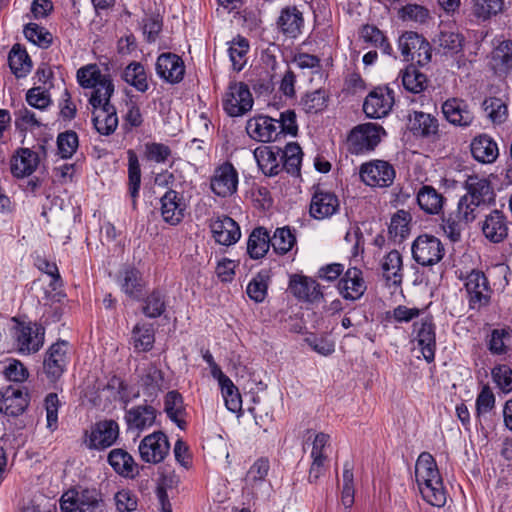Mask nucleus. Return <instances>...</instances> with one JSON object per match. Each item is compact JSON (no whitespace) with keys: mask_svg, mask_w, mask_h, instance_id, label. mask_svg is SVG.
I'll return each instance as SVG.
<instances>
[{"mask_svg":"<svg viewBox=\"0 0 512 512\" xmlns=\"http://www.w3.org/2000/svg\"><path fill=\"white\" fill-rule=\"evenodd\" d=\"M415 478L423 499L432 506L446 504V490L433 456L428 452L419 455L415 464Z\"/></svg>","mask_w":512,"mask_h":512,"instance_id":"1","label":"nucleus"},{"mask_svg":"<svg viewBox=\"0 0 512 512\" xmlns=\"http://www.w3.org/2000/svg\"><path fill=\"white\" fill-rule=\"evenodd\" d=\"M77 81L83 88L92 89L89 103L96 106L102 100L110 99L114 93V84L109 74H102L96 64H88L77 71Z\"/></svg>","mask_w":512,"mask_h":512,"instance_id":"2","label":"nucleus"},{"mask_svg":"<svg viewBox=\"0 0 512 512\" xmlns=\"http://www.w3.org/2000/svg\"><path fill=\"white\" fill-rule=\"evenodd\" d=\"M398 47L405 61L415 62L419 66H425L431 61L430 43L416 32L403 33L398 39Z\"/></svg>","mask_w":512,"mask_h":512,"instance_id":"3","label":"nucleus"},{"mask_svg":"<svg viewBox=\"0 0 512 512\" xmlns=\"http://www.w3.org/2000/svg\"><path fill=\"white\" fill-rule=\"evenodd\" d=\"M45 329L37 323H19L14 327L13 338L22 354L38 352L44 344Z\"/></svg>","mask_w":512,"mask_h":512,"instance_id":"4","label":"nucleus"},{"mask_svg":"<svg viewBox=\"0 0 512 512\" xmlns=\"http://www.w3.org/2000/svg\"><path fill=\"white\" fill-rule=\"evenodd\" d=\"M464 287L470 309L480 310L489 304L492 290L482 271L472 270L464 279Z\"/></svg>","mask_w":512,"mask_h":512,"instance_id":"5","label":"nucleus"},{"mask_svg":"<svg viewBox=\"0 0 512 512\" xmlns=\"http://www.w3.org/2000/svg\"><path fill=\"white\" fill-rule=\"evenodd\" d=\"M253 107V97L246 84L233 82L223 98V108L231 117L246 114Z\"/></svg>","mask_w":512,"mask_h":512,"instance_id":"6","label":"nucleus"},{"mask_svg":"<svg viewBox=\"0 0 512 512\" xmlns=\"http://www.w3.org/2000/svg\"><path fill=\"white\" fill-rule=\"evenodd\" d=\"M413 259L422 266H432L444 256L441 241L433 235H420L412 244Z\"/></svg>","mask_w":512,"mask_h":512,"instance_id":"7","label":"nucleus"},{"mask_svg":"<svg viewBox=\"0 0 512 512\" xmlns=\"http://www.w3.org/2000/svg\"><path fill=\"white\" fill-rule=\"evenodd\" d=\"M359 173L361 180L371 187H389L395 179L393 166L383 160H373L363 163Z\"/></svg>","mask_w":512,"mask_h":512,"instance_id":"8","label":"nucleus"},{"mask_svg":"<svg viewBox=\"0 0 512 512\" xmlns=\"http://www.w3.org/2000/svg\"><path fill=\"white\" fill-rule=\"evenodd\" d=\"M381 126L374 123H365L356 126L348 136V144L352 152L359 154L373 150L380 142Z\"/></svg>","mask_w":512,"mask_h":512,"instance_id":"9","label":"nucleus"},{"mask_svg":"<svg viewBox=\"0 0 512 512\" xmlns=\"http://www.w3.org/2000/svg\"><path fill=\"white\" fill-rule=\"evenodd\" d=\"M69 343L60 340L52 344L46 352L43 369L47 378L54 382L58 380L66 370L69 362Z\"/></svg>","mask_w":512,"mask_h":512,"instance_id":"10","label":"nucleus"},{"mask_svg":"<svg viewBox=\"0 0 512 512\" xmlns=\"http://www.w3.org/2000/svg\"><path fill=\"white\" fill-rule=\"evenodd\" d=\"M141 459L146 463L157 464L168 455L170 444L167 436L161 432H153L145 436L138 447Z\"/></svg>","mask_w":512,"mask_h":512,"instance_id":"11","label":"nucleus"},{"mask_svg":"<svg viewBox=\"0 0 512 512\" xmlns=\"http://www.w3.org/2000/svg\"><path fill=\"white\" fill-rule=\"evenodd\" d=\"M238 172L230 162L216 167L210 178V188L218 197L226 198L236 193Z\"/></svg>","mask_w":512,"mask_h":512,"instance_id":"12","label":"nucleus"},{"mask_svg":"<svg viewBox=\"0 0 512 512\" xmlns=\"http://www.w3.org/2000/svg\"><path fill=\"white\" fill-rule=\"evenodd\" d=\"M209 228L213 239L219 245H234L241 237L238 223L226 215H214L209 220Z\"/></svg>","mask_w":512,"mask_h":512,"instance_id":"13","label":"nucleus"},{"mask_svg":"<svg viewBox=\"0 0 512 512\" xmlns=\"http://www.w3.org/2000/svg\"><path fill=\"white\" fill-rule=\"evenodd\" d=\"M29 396L27 390L19 385H8L0 389V413L19 416L27 408Z\"/></svg>","mask_w":512,"mask_h":512,"instance_id":"14","label":"nucleus"},{"mask_svg":"<svg viewBox=\"0 0 512 512\" xmlns=\"http://www.w3.org/2000/svg\"><path fill=\"white\" fill-rule=\"evenodd\" d=\"M157 76L169 84L181 82L185 75L184 61L172 52L160 54L155 63Z\"/></svg>","mask_w":512,"mask_h":512,"instance_id":"15","label":"nucleus"},{"mask_svg":"<svg viewBox=\"0 0 512 512\" xmlns=\"http://www.w3.org/2000/svg\"><path fill=\"white\" fill-rule=\"evenodd\" d=\"M413 331L416 334L415 340L421 349L424 359L431 363L435 358L436 333L435 325L431 316L421 318L413 324Z\"/></svg>","mask_w":512,"mask_h":512,"instance_id":"16","label":"nucleus"},{"mask_svg":"<svg viewBox=\"0 0 512 512\" xmlns=\"http://www.w3.org/2000/svg\"><path fill=\"white\" fill-rule=\"evenodd\" d=\"M119 436V426L114 420H104L96 423L85 443L90 449H105L115 443Z\"/></svg>","mask_w":512,"mask_h":512,"instance_id":"17","label":"nucleus"},{"mask_svg":"<svg viewBox=\"0 0 512 512\" xmlns=\"http://www.w3.org/2000/svg\"><path fill=\"white\" fill-rule=\"evenodd\" d=\"M441 109L444 118L453 126L467 128L474 122L475 116L464 99L449 98L443 102Z\"/></svg>","mask_w":512,"mask_h":512,"instance_id":"18","label":"nucleus"},{"mask_svg":"<svg viewBox=\"0 0 512 512\" xmlns=\"http://www.w3.org/2000/svg\"><path fill=\"white\" fill-rule=\"evenodd\" d=\"M480 227L484 237L494 244L503 242L509 232V223L506 215L497 209L485 215L484 219L480 222Z\"/></svg>","mask_w":512,"mask_h":512,"instance_id":"19","label":"nucleus"},{"mask_svg":"<svg viewBox=\"0 0 512 512\" xmlns=\"http://www.w3.org/2000/svg\"><path fill=\"white\" fill-rule=\"evenodd\" d=\"M160 212L162 219L169 225H178L185 216L186 203L182 194L175 190H168L160 198Z\"/></svg>","mask_w":512,"mask_h":512,"instance_id":"20","label":"nucleus"},{"mask_svg":"<svg viewBox=\"0 0 512 512\" xmlns=\"http://www.w3.org/2000/svg\"><path fill=\"white\" fill-rule=\"evenodd\" d=\"M337 288L345 300H359L367 289L363 272L356 267L348 268L339 280Z\"/></svg>","mask_w":512,"mask_h":512,"instance_id":"21","label":"nucleus"},{"mask_svg":"<svg viewBox=\"0 0 512 512\" xmlns=\"http://www.w3.org/2000/svg\"><path fill=\"white\" fill-rule=\"evenodd\" d=\"M339 209L337 196L317 187L312 195L309 212L317 220H323L333 216Z\"/></svg>","mask_w":512,"mask_h":512,"instance_id":"22","label":"nucleus"},{"mask_svg":"<svg viewBox=\"0 0 512 512\" xmlns=\"http://www.w3.org/2000/svg\"><path fill=\"white\" fill-rule=\"evenodd\" d=\"M507 9L505 0H470V15L478 24L490 23Z\"/></svg>","mask_w":512,"mask_h":512,"instance_id":"23","label":"nucleus"},{"mask_svg":"<svg viewBox=\"0 0 512 512\" xmlns=\"http://www.w3.org/2000/svg\"><path fill=\"white\" fill-rule=\"evenodd\" d=\"M39 163V152H34L30 148H18L11 157L10 170L14 177L24 178L32 175Z\"/></svg>","mask_w":512,"mask_h":512,"instance_id":"24","label":"nucleus"},{"mask_svg":"<svg viewBox=\"0 0 512 512\" xmlns=\"http://www.w3.org/2000/svg\"><path fill=\"white\" fill-rule=\"evenodd\" d=\"M157 410L152 405L141 404L125 412V421L128 430L142 432L152 427L157 418Z\"/></svg>","mask_w":512,"mask_h":512,"instance_id":"25","label":"nucleus"},{"mask_svg":"<svg viewBox=\"0 0 512 512\" xmlns=\"http://www.w3.org/2000/svg\"><path fill=\"white\" fill-rule=\"evenodd\" d=\"M279 125L276 119L268 116H258L247 121L248 135L259 142L275 141L279 136Z\"/></svg>","mask_w":512,"mask_h":512,"instance_id":"26","label":"nucleus"},{"mask_svg":"<svg viewBox=\"0 0 512 512\" xmlns=\"http://www.w3.org/2000/svg\"><path fill=\"white\" fill-rule=\"evenodd\" d=\"M93 107V124L102 135L112 134L118 126L116 108L110 103V99L102 100L99 105Z\"/></svg>","mask_w":512,"mask_h":512,"instance_id":"27","label":"nucleus"},{"mask_svg":"<svg viewBox=\"0 0 512 512\" xmlns=\"http://www.w3.org/2000/svg\"><path fill=\"white\" fill-rule=\"evenodd\" d=\"M408 127L414 135L423 138H434L439 132L438 119L422 111H414L409 114Z\"/></svg>","mask_w":512,"mask_h":512,"instance_id":"28","label":"nucleus"},{"mask_svg":"<svg viewBox=\"0 0 512 512\" xmlns=\"http://www.w3.org/2000/svg\"><path fill=\"white\" fill-rule=\"evenodd\" d=\"M289 289L299 300L315 302L323 297L319 284L312 278L293 275L290 278Z\"/></svg>","mask_w":512,"mask_h":512,"instance_id":"29","label":"nucleus"},{"mask_svg":"<svg viewBox=\"0 0 512 512\" xmlns=\"http://www.w3.org/2000/svg\"><path fill=\"white\" fill-rule=\"evenodd\" d=\"M393 105V97L389 91H372L366 97L363 104V111L369 118H382L386 116Z\"/></svg>","mask_w":512,"mask_h":512,"instance_id":"30","label":"nucleus"},{"mask_svg":"<svg viewBox=\"0 0 512 512\" xmlns=\"http://www.w3.org/2000/svg\"><path fill=\"white\" fill-rule=\"evenodd\" d=\"M470 150L473 158L483 164L494 163L499 156L497 143L491 136L484 133L473 138Z\"/></svg>","mask_w":512,"mask_h":512,"instance_id":"31","label":"nucleus"},{"mask_svg":"<svg viewBox=\"0 0 512 512\" xmlns=\"http://www.w3.org/2000/svg\"><path fill=\"white\" fill-rule=\"evenodd\" d=\"M118 284L130 298L138 300L146 287L142 273L134 267H126L119 272Z\"/></svg>","mask_w":512,"mask_h":512,"instance_id":"32","label":"nucleus"},{"mask_svg":"<svg viewBox=\"0 0 512 512\" xmlns=\"http://www.w3.org/2000/svg\"><path fill=\"white\" fill-rule=\"evenodd\" d=\"M380 265L386 283L400 286L403 280V260L400 252L391 250L382 258Z\"/></svg>","mask_w":512,"mask_h":512,"instance_id":"33","label":"nucleus"},{"mask_svg":"<svg viewBox=\"0 0 512 512\" xmlns=\"http://www.w3.org/2000/svg\"><path fill=\"white\" fill-rule=\"evenodd\" d=\"M164 411L167 417L175 423L178 428L181 430L186 428V406L183 396L178 391L172 390L166 393L164 397Z\"/></svg>","mask_w":512,"mask_h":512,"instance_id":"34","label":"nucleus"},{"mask_svg":"<svg viewBox=\"0 0 512 512\" xmlns=\"http://www.w3.org/2000/svg\"><path fill=\"white\" fill-rule=\"evenodd\" d=\"M467 198L475 200L477 203L485 205L492 200L494 196L493 188L489 180L478 175H470L464 183Z\"/></svg>","mask_w":512,"mask_h":512,"instance_id":"35","label":"nucleus"},{"mask_svg":"<svg viewBox=\"0 0 512 512\" xmlns=\"http://www.w3.org/2000/svg\"><path fill=\"white\" fill-rule=\"evenodd\" d=\"M276 149L277 151L275 152L274 147L260 146L253 152L259 169L266 176H275L281 171L280 160L278 159L281 149L278 147Z\"/></svg>","mask_w":512,"mask_h":512,"instance_id":"36","label":"nucleus"},{"mask_svg":"<svg viewBox=\"0 0 512 512\" xmlns=\"http://www.w3.org/2000/svg\"><path fill=\"white\" fill-rule=\"evenodd\" d=\"M108 463L120 476L134 478L138 473V465L133 457L125 450L117 448L108 454Z\"/></svg>","mask_w":512,"mask_h":512,"instance_id":"37","label":"nucleus"},{"mask_svg":"<svg viewBox=\"0 0 512 512\" xmlns=\"http://www.w3.org/2000/svg\"><path fill=\"white\" fill-rule=\"evenodd\" d=\"M303 22V15L296 7H286L281 10L277 25L285 35L294 38L300 33Z\"/></svg>","mask_w":512,"mask_h":512,"instance_id":"38","label":"nucleus"},{"mask_svg":"<svg viewBox=\"0 0 512 512\" xmlns=\"http://www.w3.org/2000/svg\"><path fill=\"white\" fill-rule=\"evenodd\" d=\"M444 201L443 195L432 186L424 185L417 193L418 205L427 214H439Z\"/></svg>","mask_w":512,"mask_h":512,"instance_id":"39","label":"nucleus"},{"mask_svg":"<svg viewBox=\"0 0 512 512\" xmlns=\"http://www.w3.org/2000/svg\"><path fill=\"white\" fill-rule=\"evenodd\" d=\"M271 246V239L264 227L252 230L247 241V253L252 259L263 258Z\"/></svg>","mask_w":512,"mask_h":512,"instance_id":"40","label":"nucleus"},{"mask_svg":"<svg viewBox=\"0 0 512 512\" xmlns=\"http://www.w3.org/2000/svg\"><path fill=\"white\" fill-rule=\"evenodd\" d=\"M121 78L141 93H145L150 87L147 72L140 62L129 63L124 68Z\"/></svg>","mask_w":512,"mask_h":512,"instance_id":"41","label":"nucleus"},{"mask_svg":"<svg viewBox=\"0 0 512 512\" xmlns=\"http://www.w3.org/2000/svg\"><path fill=\"white\" fill-rule=\"evenodd\" d=\"M8 64L16 78L26 77L32 69V61L24 48L15 44L9 52Z\"/></svg>","mask_w":512,"mask_h":512,"instance_id":"42","label":"nucleus"},{"mask_svg":"<svg viewBox=\"0 0 512 512\" xmlns=\"http://www.w3.org/2000/svg\"><path fill=\"white\" fill-rule=\"evenodd\" d=\"M164 373L155 364H149L143 371L140 379L144 393L149 397H156L162 390Z\"/></svg>","mask_w":512,"mask_h":512,"instance_id":"43","label":"nucleus"},{"mask_svg":"<svg viewBox=\"0 0 512 512\" xmlns=\"http://www.w3.org/2000/svg\"><path fill=\"white\" fill-rule=\"evenodd\" d=\"M401 82L405 90L418 94L423 92L428 85L426 75L420 72L414 65L407 66L399 73Z\"/></svg>","mask_w":512,"mask_h":512,"instance_id":"44","label":"nucleus"},{"mask_svg":"<svg viewBox=\"0 0 512 512\" xmlns=\"http://www.w3.org/2000/svg\"><path fill=\"white\" fill-rule=\"evenodd\" d=\"M492 355L502 356L512 350V332L509 329H494L487 343Z\"/></svg>","mask_w":512,"mask_h":512,"instance_id":"45","label":"nucleus"},{"mask_svg":"<svg viewBox=\"0 0 512 512\" xmlns=\"http://www.w3.org/2000/svg\"><path fill=\"white\" fill-rule=\"evenodd\" d=\"M482 108L487 118L495 125L503 124L508 118V105L502 98H485L482 103Z\"/></svg>","mask_w":512,"mask_h":512,"instance_id":"46","label":"nucleus"},{"mask_svg":"<svg viewBox=\"0 0 512 512\" xmlns=\"http://www.w3.org/2000/svg\"><path fill=\"white\" fill-rule=\"evenodd\" d=\"M492 66L496 71L507 73L512 67V41H501L492 51Z\"/></svg>","mask_w":512,"mask_h":512,"instance_id":"47","label":"nucleus"},{"mask_svg":"<svg viewBox=\"0 0 512 512\" xmlns=\"http://www.w3.org/2000/svg\"><path fill=\"white\" fill-rule=\"evenodd\" d=\"M280 160H283L281 170L284 169L287 173L298 176L300 175V166L302 162V151L297 143H289L286 145L285 150H281Z\"/></svg>","mask_w":512,"mask_h":512,"instance_id":"48","label":"nucleus"},{"mask_svg":"<svg viewBox=\"0 0 512 512\" xmlns=\"http://www.w3.org/2000/svg\"><path fill=\"white\" fill-rule=\"evenodd\" d=\"M128 190L133 199V206L136 205V198L141 185V168L138 157L133 150H128Z\"/></svg>","mask_w":512,"mask_h":512,"instance_id":"49","label":"nucleus"},{"mask_svg":"<svg viewBox=\"0 0 512 512\" xmlns=\"http://www.w3.org/2000/svg\"><path fill=\"white\" fill-rule=\"evenodd\" d=\"M132 341L136 351H150L153 348L155 341L154 330L152 326L137 324L132 331Z\"/></svg>","mask_w":512,"mask_h":512,"instance_id":"50","label":"nucleus"},{"mask_svg":"<svg viewBox=\"0 0 512 512\" xmlns=\"http://www.w3.org/2000/svg\"><path fill=\"white\" fill-rule=\"evenodd\" d=\"M411 215L405 210H398L393 217L388 228L390 236L394 241L401 242L409 234V223Z\"/></svg>","mask_w":512,"mask_h":512,"instance_id":"51","label":"nucleus"},{"mask_svg":"<svg viewBox=\"0 0 512 512\" xmlns=\"http://www.w3.org/2000/svg\"><path fill=\"white\" fill-rule=\"evenodd\" d=\"M467 225L468 224L460 218L456 211L449 212L442 217V230L452 242L460 240L462 231Z\"/></svg>","mask_w":512,"mask_h":512,"instance_id":"52","label":"nucleus"},{"mask_svg":"<svg viewBox=\"0 0 512 512\" xmlns=\"http://www.w3.org/2000/svg\"><path fill=\"white\" fill-rule=\"evenodd\" d=\"M361 37L367 43H370L376 48L381 49L384 54H392V46L390 45L384 33L373 25H365L361 30Z\"/></svg>","mask_w":512,"mask_h":512,"instance_id":"53","label":"nucleus"},{"mask_svg":"<svg viewBox=\"0 0 512 512\" xmlns=\"http://www.w3.org/2000/svg\"><path fill=\"white\" fill-rule=\"evenodd\" d=\"M270 239L274 251L281 255L288 253L296 243V237L289 227L277 228Z\"/></svg>","mask_w":512,"mask_h":512,"instance_id":"54","label":"nucleus"},{"mask_svg":"<svg viewBox=\"0 0 512 512\" xmlns=\"http://www.w3.org/2000/svg\"><path fill=\"white\" fill-rule=\"evenodd\" d=\"M14 116L15 128L23 134L42 126V122L37 118L36 114L24 106L16 110Z\"/></svg>","mask_w":512,"mask_h":512,"instance_id":"55","label":"nucleus"},{"mask_svg":"<svg viewBox=\"0 0 512 512\" xmlns=\"http://www.w3.org/2000/svg\"><path fill=\"white\" fill-rule=\"evenodd\" d=\"M166 309L165 296L158 290L152 291L143 302L142 312L146 317H160Z\"/></svg>","mask_w":512,"mask_h":512,"instance_id":"56","label":"nucleus"},{"mask_svg":"<svg viewBox=\"0 0 512 512\" xmlns=\"http://www.w3.org/2000/svg\"><path fill=\"white\" fill-rule=\"evenodd\" d=\"M23 33L28 41L39 47L47 48L52 43V34L46 28L36 23L27 24L24 27Z\"/></svg>","mask_w":512,"mask_h":512,"instance_id":"57","label":"nucleus"},{"mask_svg":"<svg viewBox=\"0 0 512 512\" xmlns=\"http://www.w3.org/2000/svg\"><path fill=\"white\" fill-rule=\"evenodd\" d=\"M78 145V135L72 130L62 132L57 137V150L62 159L71 158L75 154Z\"/></svg>","mask_w":512,"mask_h":512,"instance_id":"58","label":"nucleus"},{"mask_svg":"<svg viewBox=\"0 0 512 512\" xmlns=\"http://www.w3.org/2000/svg\"><path fill=\"white\" fill-rule=\"evenodd\" d=\"M268 274L266 271L259 272L248 284L246 292L250 299L256 303L262 302L267 295Z\"/></svg>","mask_w":512,"mask_h":512,"instance_id":"59","label":"nucleus"},{"mask_svg":"<svg viewBox=\"0 0 512 512\" xmlns=\"http://www.w3.org/2000/svg\"><path fill=\"white\" fill-rule=\"evenodd\" d=\"M398 17L404 22L424 24L430 17L429 10L419 4H406L398 10Z\"/></svg>","mask_w":512,"mask_h":512,"instance_id":"60","label":"nucleus"},{"mask_svg":"<svg viewBox=\"0 0 512 512\" xmlns=\"http://www.w3.org/2000/svg\"><path fill=\"white\" fill-rule=\"evenodd\" d=\"M464 37L457 32L441 31L437 37V44L444 53L457 54L463 48Z\"/></svg>","mask_w":512,"mask_h":512,"instance_id":"61","label":"nucleus"},{"mask_svg":"<svg viewBox=\"0 0 512 512\" xmlns=\"http://www.w3.org/2000/svg\"><path fill=\"white\" fill-rule=\"evenodd\" d=\"M76 495L80 512H95L101 502V494L94 488L81 489Z\"/></svg>","mask_w":512,"mask_h":512,"instance_id":"62","label":"nucleus"},{"mask_svg":"<svg viewBox=\"0 0 512 512\" xmlns=\"http://www.w3.org/2000/svg\"><path fill=\"white\" fill-rule=\"evenodd\" d=\"M327 105V95L324 90L318 89L307 93L301 99V106L306 113L316 114Z\"/></svg>","mask_w":512,"mask_h":512,"instance_id":"63","label":"nucleus"},{"mask_svg":"<svg viewBox=\"0 0 512 512\" xmlns=\"http://www.w3.org/2000/svg\"><path fill=\"white\" fill-rule=\"evenodd\" d=\"M491 376L496 386L504 393L512 392V368L506 364L495 366Z\"/></svg>","mask_w":512,"mask_h":512,"instance_id":"64","label":"nucleus"}]
</instances>
